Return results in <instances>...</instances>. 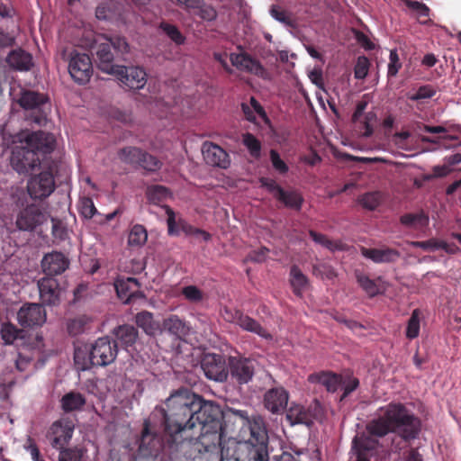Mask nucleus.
I'll return each instance as SVG.
<instances>
[{"label": "nucleus", "instance_id": "49", "mask_svg": "<svg viewBox=\"0 0 461 461\" xmlns=\"http://www.w3.org/2000/svg\"><path fill=\"white\" fill-rule=\"evenodd\" d=\"M160 29L176 44L180 45L185 42V38L176 25L167 23H161Z\"/></svg>", "mask_w": 461, "mask_h": 461}, {"label": "nucleus", "instance_id": "13", "mask_svg": "<svg viewBox=\"0 0 461 461\" xmlns=\"http://www.w3.org/2000/svg\"><path fill=\"white\" fill-rule=\"evenodd\" d=\"M201 366L208 379L223 382L228 378L229 371L221 355L205 354L202 359Z\"/></svg>", "mask_w": 461, "mask_h": 461}, {"label": "nucleus", "instance_id": "33", "mask_svg": "<svg viewBox=\"0 0 461 461\" xmlns=\"http://www.w3.org/2000/svg\"><path fill=\"white\" fill-rule=\"evenodd\" d=\"M309 235L314 242L323 246L324 248L330 249L332 252L348 250L347 244L343 243L340 240H331L328 238V236L316 232L315 230H309Z\"/></svg>", "mask_w": 461, "mask_h": 461}, {"label": "nucleus", "instance_id": "35", "mask_svg": "<svg viewBox=\"0 0 461 461\" xmlns=\"http://www.w3.org/2000/svg\"><path fill=\"white\" fill-rule=\"evenodd\" d=\"M290 283L294 294L297 296H302L303 292L308 285V278L296 265H293L290 268Z\"/></svg>", "mask_w": 461, "mask_h": 461}, {"label": "nucleus", "instance_id": "38", "mask_svg": "<svg viewBox=\"0 0 461 461\" xmlns=\"http://www.w3.org/2000/svg\"><path fill=\"white\" fill-rule=\"evenodd\" d=\"M401 224L406 227L423 228L429 224V217L424 212L405 213L400 217Z\"/></svg>", "mask_w": 461, "mask_h": 461}, {"label": "nucleus", "instance_id": "27", "mask_svg": "<svg viewBox=\"0 0 461 461\" xmlns=\"http://www.w3.org/2000/svg\"><path fill=\"white\" fill-rule=\"evenodd\" d=\"M356 130L362 137L368 138L373 135L375 126L377 122V115L375 112L370 111L359 116L358 120H352Z\"/></svg>", "mask_w": 461, "mask_h": 461}, {"label": "nucleus", "instance_id": "19", "mask_svg": "<svg viewBox=\"0 0 461 461\" xmlns=\"http://www.w3.org/2000/svg\"><path fill=\"white\" fill-rule=\"evenodd\" d=\"M289 400L288 392L282 386L267 390L264 395V406L273 414L283 413Z\"/></svg>", "mask_w": 461, "mask_h": 461}, {"label": "nucleus", "instance_id": "5", "mask_svg": "<svg viewBox=\"0 0 461 461\" xmlns=\"http://www.w3.org/2000/svg\"><path fill=\"white\" fill-rule=\"evenodd\" d=\"M118 354L116 340L109 337L97 339L89 348H76L74 360L80 370H88L93 366H105L113 363Z\"/></svg>", "mask_w": 461, "mask_h": 461}, {"label": "nucleus", "instance_id": "63", "mask_svg": "<svg viewBox=\"0 0 461 461\" xmlns=\"http://www.w3.org/2000/svg\"><path fill=\"white\" fill-rule=\"evenodd\" d=\"M52 235L60 240H64L67 238L68 232L62 222L57 219L52 218Z\"/></svg>", "mask_w": 461, "mask_h": 461}, {"label": "nucleus", "instance_id": "62", "mask_svg": "<svg viewBox=\"0 0 461 461\" xmlns=\"http://www.w3.org/2000/svg\"><path fill=\"white\" fill-rule=\"evenodd\" d=\"M195 9H199L198 15L205 21H213L217 17V12L216 10L210 6V5H202V3L200 4L199 7H196Z\"/></svg>", "mask_w": 461, "mask_h": 461}, {"label": "nucleus", "instance_id": "43", "mask_svg": "<svg viewBox=\"0 0 461 461\" xmlns=\"http://www.w3.org/2000/svg\"><path fill=\"white\" fill-rule=\"evenodd\" d=\"M138 166L148 172H157L162 167V162L155 156L142 151Z\"/></svg>", "mask_w": 461, "mask_h": 461}, {"label": "nucleus", "instance_id": "31", "mask_svg": "<svg viewBox=\"0 0 461 461\" xmlns=\"http://www.w3.org/2000/svg\"><path fill=\"white\" fill-rule=\"evenodd\" d=\"M60 403L65 412H71L80 410L86 404V398L82 393L71 391L62 396Z\"/></svg>", "mask_w": 461, "mask_h": 461}, {"label": "nucleus", "instance_id": "30", "mask_svg": "<svg viewBox=\"0 0 461 461\" xmlns=\"http://www.w3.org/2000/svg\"><path fill=\"white\" fill-rule=\"evenodd\" d=\"M311 383H319L325 386L328 392L334 393L341 384V377L330 372L315 373L309 375Z\"/></svg>", "mask_w": 461, "mask_h": 461}, {"label": "nucleus", "instance_id": "40", "mask_svg": "<svg viewBox=\"0 0 461 461\" xmlns=\"http://www.w3.org/2000/svg\"><path fill=\"white\" fill-rule=\"evenodd\" d=\"M142 151L141 149L137 147H125L119 150L118 156L122 162L138 166L140 156H143Z\"/></svg>", "mask_w": 461, "mask_h": 461}, {"label": "nucleus", "instance_id": "48", "mask_svg": "<svg viewBox=\"0 0 461 461\" xmlns=\"http://www.w3.org/2000/svg\"><path fill=\"white\" fill-rule=\"evenodd\" d=\"M420 333V311L415 309L407 323L406 337L409 339H413L419 336Z\"/></svg>", "mask_w": 461, "mask_h": 461}, {"label": "nucleus", "instance_id": "21", "mask_svg": "<svg viewBox=\"0 0 461 461\" xmlns=\"http://www.w3.org/2000/svg\"><path fill=\"white\" fill-rule=\"evenodd\" d=\"M42 218L41 209L35 204H30L20 211L15 224L20 230L32 231L41 223Z\"/></svg>", "mask_w": 461, "mask_h": 461}, {"label": "nucleus", "instance_id": "7", "mask_svg": "<svg viewBox=\"0 0 461 461\" xmlns=\"http://www.w3.org/2000/svg\"><path fill=\"white\" fill-rule=\"evenodd\" d=\"M260 186L267 189L272 196L288 209L301 211L304 202L303 194L296 189L285 190L271 177L262 176L258 179Z\"/></svg>", "mask_w": 461, "mask_h": 461}, {"label": "nucleus", "instance_id": "59", "mask_svg": "<svg viewBox=\"0 0 461 461\" xmlns=\"http://www.w3.org/2000/svg\"><path fill=\"white\" fill-rule=\"evenodd\" d=\"M59 461H81V453L75 448H59Z\"/></svg>", "mask_w": 461, "mask_h": 461}, {"label": "nucleus", "instance_id": "4", "mask_svg": "<svg viewBox=\"0 0 461 461\" xmlns=\"http://www.w3.org/2000/svg\"><path fill=\"white\" fill-rule=\"evenodd\" d=\"M55 140L51 134L39 131L27 135L24 146L12 151L11 165L19 174H28L41 165V156L50 153Z\"/></svg>", "mask_w": 461, "mask_h": 461}, {"label": "nucleus", "instance_id": "16", "mask_svg": "<svg viewBox=\"0 0 461 461\" xmlns=\"http://www.w3.org/2000/svg\"><path fill=\"white\" fill-rule=\"evenodd\" d=\"M40 298L46 305H58L60 303L61 287L58 279L44 276L38 281Z\"/></svg>", "mask_w": 461, "mask_h": 461}, {"label": "nucleus", "instance_id": "58", "mask_svg": "<svg viewBox=\"0 0 461 461\" xmlns=\"http://www.w3.org/2000/svg\"><path fill=\"white\" fill-rule=\"evenodd\" d=\"M182 294L188 301L198 303L203 300V292L195 285H188L182 289Z\"/></svg>", "mask_w": 461, "mask_h": 461}, {"label": "nucleus", "instance_id": "46", "mask_svg": "<svg viewBox=\"0 0 461 461\" xmlns=\"http://www.w3.org/2000/svg\"><path fill=\"white\" fill-rule=\"evenodd\" d=\"M169 194V190L159 185H151L147 189L148 199L154 203H158L166 200Z\"/></svg>", "mask_w": 461, "mask_h": 461}, {"label": "nucleus", "instance_id": "51", "mask_svg": "<svg viewBox=\"0 0 461 461\" xmlns=\"http://www.w3.org/2000/svg\"><path fill=\"white\" fill-rule=\"evenodd\" d=\"M270 161L274 169L280 175H285L289 171V167L281 158L279 153L276 149H270L269 151Z\"/></svg>", "mask_w": 461, "mask_h": 461}, {"label": "nucleus", "instance_id": "42", "mask_svg": "<svg viewBox=\"0 0 461 461\" xmlns=\"http://www.w3.org/2000/svg\"><path fill=\"white\" fill-rule=\"evenodd\" d=\"M90 319L86 315L77 316L74 319H70L67 322V330L69 335L77 336L82 334L89 323Z\"/></svg>", "mask_w": 461, "mask_h": 461}, {"label": "nucleus", "instance_id": "37", "mask_svg": "<svg viewBox=\"0 0 461 461\" xmlns=\"http://www.w3.org/2000/svg\"><path fill=\"white\" fill-rule=\"evenodd\" d=\"M354 275L359 286L369 297H374L379 294V286L375 280L369 278L368 276L358 269L355 270Z\"/></svg>", "mask_w": 461, "mask_h": 461}, {"label": "nucleus", "instance_id": "36", "mask_svg": "<svg viewBox=\"0 0 461 461\" xmlns=\"http://www.w3.org/2000/svg\"><path fill=\"white\" fill-rule=\"evenodd\" d=\"M164 208L167 216V223L168 234L172 236H178L187 221L181 217L176 219V213L170 206L165 205Z\"/></svg>", "mask_w": 461, "mask_h": 461}, {"label": "nucleus", "instance_id": "24", "mask_svg": "<svg viewBox=\"0 0 461 461\" xmlns=\"http://www.w3.org/2000/svg\"><path fill=\"white\" fill-rule=\"evenodd\" d=\"M360 252L363 257L376 264L394 263L401 258L400 251L389 247H384L381 249H367L366 247H361Z\"/></svg>", "mask_w": 461, "mask_h": 461}, {"label": "nucleus", "instance_id": "3", "mask_svg": "<svg viewBox=\"0 0 461 461\" xmlns=\"http://www.w3.org/2000/svg\"><path fill=\"white\" fill-rule=\"evenodd\" d=\"M229 411L241 420L243 428L240 437L242 438L223 439L221 425L218 430L221 438L216 441V445L219 444L221 447L220 461H269V438L264 418L260 415L249 417L247 411L233 408L229 409Z\"/></svg>", "mask_w": 461, "mask_h": 461}, {"label": "nucleus", "instance_id": "22", "mask_svg": "<svg viewBox=\"0 0 461 461\" xmlns=\"http://www.w3.org/2000/svg\"><path fill=\"white\" fill-rule=\"evenodd\" d=\"M230 62L236 68L252 73L258 77H265L267 71L261 63L248 53L230 54Z\"/></svg>", "mask_w": 461, "mask_h": 461}, {"label": "nucleus", "instance_id": "26", "mask_svg": "<svg viewBox=\"0 0 461 461\" xmlns=\"http://www.w3.org/2000/svg\"><path fill=\"white\" fill-rule=\"evenodd\" d=\"M47 102V95L32 90H23L18 99V104L25 110L40 108Z\"/></svg>", "mask_w": 461, "mask_h": 461}, {"label": "nucleus", "instance_id": "56", "mask_svg": "<svg viewBox=\"0 0 461 461\" xmlns=\"http://www.w3.org/2000/svg\"><path fill=\"white\" fill-rule=\"evenodd\" d=\"M402 68V63L396 50H392L389 55L387 75L389 77H395Z\"/></svg>", "mask_w": 461, "mask_h": 461}, {"label": "nucleus", "instance_id": "14", "mask_svg": "<svg viewBox=\"0 0 461 461\" xmlns=\"http://www.w3.org/2000/svg\"><path fill=\"white\" fill-rule=\"evenodd\" d=\"M74 428L73 420L68 418H62L53 422L48 432L51 446L55 448H63L71 439Z\"/></svg>", "mask_w": 461, "mask_h": 461}, {"label": "nucleus", "instance_id": "45", "mask_svg": "<svg viewBox=\"0 0 461 461\" xmlns=\"http://www.w3.org/2000/svg\"><path fill=\"white\" fill-rule=\"evenodd\" d=\"M0 333L5 344L11 345L20 337L22 330L13 323L5 322L2 324Z\"/></svg>", "mask_w": 461, "mask_h": 461}, {"label": "nucleus", "instance_id": "57", "mask_svg": "<svg viewBox=\"0 0 461 461\" xmlns=\"http://www.w3.org/2000/svg\"><path fill=\"white\" fill-rule=\"evenodd\" d=\"M181 232L185 233L186 236H194L196 238H202L204 241H208L212 238V236L209 232H207L202 229L196 228L188 222L181 230Z\"/></svg>", "mask_w": 461, "mask_h": 461}, {"label": "nucleus", "instance_id": "41", "mask_svg": "<svg viewBox=\"0 0 461 461\" xmlns=\"http://www.w3.org/2000/svg\"><path fill=\"white\" fill-rule=\"evenodd\" d=\"M242 142L249 152V155L255 159L261 157L262 144L252 133L247 132L243 134Z\"/></svg>", "mask_w": 461, "mask_h": 461}, {"label": "nucleus", "instance_id": "52", "mask_svg": "<svg viewBox=\"0 0 461 461\" xmlns=\"http://www.w3.org/2000/svg\"><path fill=\"white\" fill-rule=\"evenodd\" d=\"M436 89L429 85L421 86L415 94L407 95L408 99L411 101H419L420 99L431 98L435 95Z\"/></svg>", "mask_w": 461, "mask_h": 461}, {"label": "nucleus", "instance_id": "23", "mask_svg": "<svg viewBox=\"0 0 461 461\" xmlns=\"http://www.w3.org/2000/svg\"><path fill=\"white\" fill-rule=\"evenodd\" d=\"M5 62L11 69L20 72H28L34 66L32 55L21 48L11 50Z\"/></svg>", "mask_w": 461, "mask_h": 461}, {"label": "nucleus", "instance_id": "50", "mask_svg": "<svg viewBox=\"0 0 461 461\" xmlns=\"http://www.w3.org/2000/svg\"><path fill=\"white\" fill-rule=\"evenodd\" d=\"M271 15L278 22L290 26L294 27L295 22L292 18L291 14H288L285 10H283L277 5H273L270 10Z\"/></svg>", "mask_w": 461, "mask_h": 461}, {"label": "nucleus", "instance_id": "44", "mask_svg": "<svg viewBox=\"0 0 461 461\" xmlns=\"http://www.w3.org/2000/svg\"><path fill=\"white\" fill-rule=\"evenodd\" d=\"M148 239V234L146 229L140 224L134 225L128 237V243L131 246H141L143 245Z\"/></svg>", "mask_w": 461, "mask_h": 461}, {"label": "nucleus", "instance_id": "8", "mask_svg": "<svg viewBox=\"0 0 461 461\" xmlns=\"http://www.w3.org/2000/svg\"><path fill=\"white\" fill-rule=\"evenodd\" d=\"M322 416V408L321 403L315 400L308 408L292 402L286 411V420L291 425L304 424L311 426L314 420H318Z\"/></svg>", "mask_w": 461, "mask_h": 461}, {"label": "nucleus", "instance_id": "15", "mask_svg": "<svg viewBox=\"0 0 461 461\" xmlns=\"http://www.w3.org/2000/svg\"><path fill=\"white\" fill-rule=\"evenodd\" d=\"M47 319L46 311L39 303H25L17 312L19 324L23 328L40 327Z\"/></svg>", "mask_w": 461, "mask_h": 461}, {"label": "nucleus", "instance_id": "20", "mask_svg": "<svg viewBox=\"0 0 461 461\" xmlns=\"http://www.w3.org/2000/svg\"><path fill=\"white\" fill-rule=\"evenodd\" d=\"M68 267L69 259L59 251L46 254L41 260L42 271L48 276L61 275Z\"/></svg>", "mask_w": 461, "mask_h": 461}, {"label": "nucleus", "instance_id": "60", "mask_svg": "<svg viewBox=\"0 0 461 461\" xmlns=\"http://www.w3.org/2000/svg\"><path fill=\"white\" fill-rule=\"evenodd\" d=\"M243 312L238 309H232L229 307H224L221 312V316L224 321L238 325L240 321V315L242 314Z\"/></svg>", "mask_w": 461, "mask_h": 461}, {"label": "nucleus", "instance_id": "11", "mask_svg": "<svg viewBox=\"0 0 461 461\" xmlns=\"http://www.w3.org/2000/svg\"><path fill=\"white\" fill-rule=\"evenodd\" d=\"M68 72L75 82L86 84L93 74V64L88 54L75 52L68 63Z\"/></svg>", "mask_w": 461, "mask_h": 461}, {"label": "nucleus", "instance_id": "55", "mask_svg": "<svg viewBox=\"0 0 461 461\" xmlns=\"http://www.w3.org/2000/svg\"><path fill=\"white\" fill-rule=\"evenodd\" d=\"M408 244L413 248H420L425 251H435L439 249V247H443L439 240L429 239L424 241H408Z\"/></svg>", "mask_w": 461, "mask_h": 461}, {"label": "nucleus", "instance_id": "32", "mask_svg": "<svg viewBox=\"0 0 461 461\" xmlns=\"http://www.w3.org/2000/svg\"><path fill=\"white\" fill-rule=\"evenodd\" d=\"M238 326H240L242 330L255 333L261 338L267 339L272 338L270 333L266 329H264L259 322L249 315L244 314L243 312L241 315H240V321Z\"/></svg>", "mask_w": 461, "mask_h": 461}, {"label": "nucleus", "instance_id": "17", "mask_svg": "<svg viewBox=\"0 0 461 461\" xmlns=\"http://www.w3.org/2000/svg\"><path fill=\"white\" fill-rule=\"evenodd\" d=\"M202 153L206 164L226 169L230 165L229 154L219 145L205 141L202 146Z\"/></svg>", "mask_w": 461, "mask_h": 461}, {"label": "nucleus", "instance_id": "9", "mask_svg": "<svg viewBox=\"0 0 461 461\" xmlns=\"http://www.w3.org/2000/svg\"><path fill=\"white\" fill-rule=\"evenodd\" d=\"M230 373L239 384H248L255 374V360L242 356H231L228 360Z\"/></svg>", "mask_w": 461, "mask_h": 461}, {"label": "nucleus", "instance_id": "47", "mask_svg": "<svg viewBox=\"0 0 461 461\" xmlns=\"http://www.w3.org/2000/svg\"><path fill=\"white\" fill-rule=\"evenodd\" d=\"M404 4L418 14L420 23L425 24L429 22V8L425 4L412 0H405Z\"/></svg>", "mask_w": 461, "mask_h": 461}, {"label": "nucleus", "instance_id": "29", "mask_svg": "<svg viewBox=\"0 0 461 461\" xmlns=\"http://www.w3.org/2000/svg\"><path fill=\"white\" fill-rule=\"evenodd\" d=\"M135 319L138 327L141 328L149 336H155L162 331L160 323L154 320L153 314L149 312H140Z\"/></svg>", "mask_w": 461, "mask_h": 461}, {"label": "nucleus", "instance_id": "34", "mask_svg": "<svg viewBox=\"0 0 461 461\" xmlns=\"http://www.w3.org/2000/svg\"><path fill=\"white\" fill-rule=\"evenodd\" d=\"M113 334L122 345L128 347L135 343L138 338V330L130 324H124L114 329Z\"/></svg>", "mask_w": 461, "mask_h": 461}, {"label": "nucleus", "instance_id": "1", "mask_svg": "<svg viewBox=\"0 0 461 461\" xmlns=\"http://www.w3.org/2000/svg\"><path fill=\"white\" fill-rule=\"evenodd\" d=\"M167 409L156 408L151 419L158 420L166 436L171 441L187 430L199 427L198 440L203 446L204 452L212 451L220 439L221 411L219 405L204 401L187 388H180L170 394L166 402Z\"/></svg>", "mask_w": 461, "mask_h": 461}, {"label": "nucleus", "instance_id": "39", "mask_svg": "<svg viewBox=\"0 0 461 461\" xmlns=\"http://www.w3.org/2000/svg\"><path fill=\"white\" fill-rule=\"evenodd\" d=\"M383 201V194L379 191L368 192L358 197L357 202L363 208L374 211Z\"/></svg>", "mask_w": 461, "mask_h": 461}, {"label": "nucleus", "instance_id": "25", "mask_svg": "<svg viewBox=\"0 0 461 461\" xmlns=\"http://www.w3.org/2000/svg\"><path fill=\"white\" fill-rule=\"evenodd\" d=\"M114 287L118 297L125 303H129L139 292L140 283L134 277L119 278L115 281Z\"/></svg>", "mask_w": 461, "mask_h": 461}, {"label": "nucleus", "instance_id": "18", "mask_svg": "<svg viewBox=\"0 0 461 461\" xmlns=\"http://www.w3.org/2000/svg\"><path fill=\"white\" fill-rule=\"evenodd\" d=\"M157 421L158 420H155L154 421L151 418L144 421L139 443V450L145 456H156L159 450V438L158 435L151 430V422L156 423Z\"/></svg>", "mask_w": 461, "mask_h": 461}, {"label": "nucleus", "instance_id": "6", "mask_svg": "<svg viewBox=\"0 0 461 461\" xmlns=\"http://www.w3.org/2000/svg\"><path fill=\"white\" fill-rule=\"evenodd\" d=\"M112 49L117 53V55H123L129 51V44L124 37L113 36L105 38L104 42H101L96 46V58L98 60V68L104 73L112 75L115 68L119 65L113 64L114 54Z\"/></svg>", "mask_w": 461, "mask_h": 461}, {"label": "nucleus", "instance_id": "54", "mask_svg": "<svg viewBox=\"0 0 461 461\" xmlns=\"http://www.w3.org/2000/svg\"><path fill=\"white\" fill-rule=\"evenodd\" d=\"M369 66L370 63L366 57H358L354 68L355 77L357 79H364L368 74Z\"/></svg>", "mask_w": 461, "mask_h": 461}, {"label": "nucleus", "instance_id": "2", "mask_svg": "<svg viewBox=\"0 0 461 461\" xmlns=\"http://www.w3.org/2000/svg\"><path fill=\"white\" fill-rule=\"evenodd\" d=\"M379 414L366 424L368 435L356 436L352 441V451L355 455L368 456L376 449L378 440L389 433H397L405 441L418 438L420 420L411 413L404 404L391 402L379 409Z\"/></svg>", "mask_w": 461, "mask_h": 461}, {"label": "nucleus", "instance_id": "53", "mask_svg": "<svg viewBox=\"0 0 461 461\" xmlns=\"http://www.w3.org/2000/svg\"><path fill=\"white\" fill-rule=\"evenodd\" d=\"M410 137V131H402L400 132H395L392 137V141L398 149H401L402 150H411V145L409 142Z\"/></svg>", "mask_w": 461, "mask_h": 461}, {"label": "nucleus", "instance_id": "12", "mask_svg": "<svg viewBox=\"0 0 461 461\" xmlns=\"http://www.w3.org/2000/svg\"><path fill=\"white\" fill-rule=\"evenodd\" d=\"M112 76H114L129 89H141L147 83V73L140 67L119 66L115 68Z\"/></svg>", "mask_w": 461, "mask_h": 461}, {"label": "nucleus", "instance_id": "64", "mask_svg": "<svg viewBox=\"0 0 461 461\" xmlns=\"http://www.w3.org/2000/svg\"><path fill=\"white\" fill-rule=\"evenodd\" d=\"M314 273H320L322 276L326 277L327 279H333L337 276V273L335 269L328 265V264H320L319 266H315L313 267Z\"/></svg>", "mask_w": 461, "mask_h": 461}, {"label": "nucleus", "instance_id": "10", "mask_svg": "<svg viewBox=\"0 0 461 461\" xmlns=\"http://www.w3.org/2000/svg\"><path fill=\"white\" fill-rule=\"evenodd\" d=\"M28 193L32 199H44L55 190V181L51 169L44 170L28 182Z\"/></svg>", "mask_w": 461, "mask_h": 461}, {"label": "nucleus", "instance_id": "28", "mask_svg": "<svg viewBox=\"0 0 461 461\" xmlns=\"http://www.w3.org/2000/svg\"><path fill=\"white\" fill-rule=\"evenodd\" d=\"M161 329L177 338L188 335L190 330L186 322L181 320L177 315H170L168 318L165 319Z\"/></svg>", "mask_w": 461, "mask_h": 461}, {"label": "nucleus", "instance_id": "61", "mask_svg": "<svg viewBox=\"0 0 461 461\" xmlns=\"http://www.w3.org/2000/svg\"><path fill=\"white\" fill-rule=\"evenodd\" d=\"M269 253V249L267 247H261L257 250L251 251L248 255V260L255 263H262L265 262L267 258V255Z\"/></svg>", "mask_w": 461, "mask_h": 461}]
</instances>
